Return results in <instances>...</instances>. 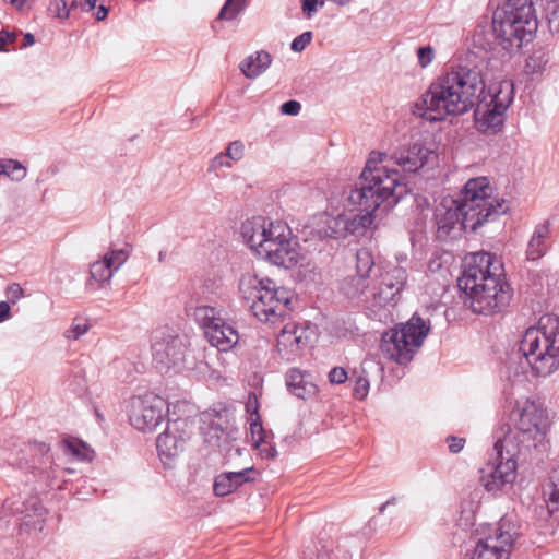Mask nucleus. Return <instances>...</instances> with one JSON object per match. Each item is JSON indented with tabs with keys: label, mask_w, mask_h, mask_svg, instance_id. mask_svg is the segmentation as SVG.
Instances as JSON below:
<instances>
[{
	"label": "nucleus",
	"mask_w": 559,
	"mask_h": 559,
	"mask_svg": "<svg viewBox=\"0 0 559 559\" xmlns=\"http://www.w3.org/2000/svg\"><path fill=\"white\" fill-rule=\"evenodd\" d=\"M512 526H485L471 559H509L515 543Z\"/></svg>",
	"instance_id": "12"
},
{
	"label": "nucleus",
	"mask_w": 559,
	"mask_h": 559,
	"mask_svg": "<svg viewBox=\"0 0 559 559\" xmlns=\"http://www.w3.org/2000/svg\"><path fill=\"white\" fill-rule=\"evenodd\" d=\"M537 29L534 0H507L492 14V32L498 46L511 53L531 41Z\"/></svg>",
	"instance_id": "6"
},
{
	"label": "nucleus",
	"mask_w": 559,
	"mask_h": 559,
	"mask_svg": "<svg viewBox=\"0 0 559 559\" xmlns=\"http://www.w3.org/2000/svg\"><path fill=\"white\" fill-rule=\"evenodd\" d=\"M209 343L221 352H228L235 347L239 341L237 330L228 324L225 319L206 330L204 333Z\"/></svg>",
	"instance_id": "20"
},
{
	"label": "nucleus",
	"mask_w": 559,
	"mask_h": 559,
	"mask_svg": "<svg viewBox=\"0 0 559 559\" xmlns=\"http://www.w3.org/2000/svg\"><path fill=\"white\" fill-rule=\"evenodd\" d=\"M153 359L162 367H170L183 359L182 340L167 329L157 330L152 337Z\"/></svg>",
	"instance_id": "14"
},
{
	"label": "nucleus",
	"mask_w": 559,
	"mask_h": 559,
	"mask_svg": "<svg viewBox=\"0 0 559 559\" xmlns=\"http://www.w3.org/2000/svg\"><path fill=\"white\" fill-rule=\"evenodd\" d=\"M245 146L240 141L229 143L226 148L225 156L231 160H240L243 156Z\"/></svg>",
	"instance_id": "43"
},
{
	"label": "nucleus",
	"mask_w": 559,
	"mask_h": 559,
	"mask_svg": "<svg viewBox=\"0 0 559 559\" xmlns=\"http://www.w3.org/2000/svg\"><path fill=\"white\" fill-rule=\"evenodd\" d=\"M5 175V159L0 160V176Z\"/></svg>",
	"instance_id": "62"
},
{
	"label": "nucleus",
	"mask_w": 559,
	"mask_h": 559,
	"mask_svg": "<svg viewBox=\"0 0 559 559\" xmlns=\"http://www.w3.org/2000/svg\"><path fill=\"white\" fill-rule=\"evenodd\" d=\"M493 452L496 462L487 464L481 469L480 481L488 492L497 495L515 480L516 457L520 454L516 436L513 433L498 436L493 444Z\"/></svg>",
	"instance_id": "8"
},
{
	"label": "nucleus",
	"mask_w": 559,
	"mask_h": 559,
	"mask_svg": "<svg viewBox=\"0 0 559 559\" xmlns=\"http://www.w3.org/2000/svg\"><path fill=\"white\" fill-rule=\"evenodd\" d=\"M331 2H333L334 4L338 5V7H346L353 0H330Z\"/></svg>",
	"instance_id": "60"
},
{
	"label": "nucleus",
	"mask_w": 559,
	"mask_h": 559,
	"mask_svg": "<svg viewBox=\"0 0 559 559\" xmlns=\"http://www.w3.org/2000/svg\"><path fill=\"white\" fill-rule=\"evenodd\" d=\"M269 219L270 218L263 216H253L241 224V237L245 243L248 245L257 255H259V249H261L263 241H265L262 234L266 230Z\"/></svg>",
	"instance_id": "21"
},
{
	"label": "nucleus",
	"mask_w": 559,
	"mask_h": 559,
	"mask_svg": "<svg viewBox=\"0 0 559 559\" xmlns=\"http://www.w3.org/2000/svg\"><path fill=\"white\" fill-rule=\"evenodd\" d=\"M168 405L153 393L133 396L130 401L129 419L141 431H153L164 419Z\"/></svg>",
	"instance_id": "11"
},
{
	"label": "nucleus",
	"mask_w": 559,
	"mask_h": 559,
	"mask_svg": "<svg viewBox=\"0 0 559 559\" xmlns=\"http://www.w3.org/2000/svg\"><path fill=\"white\" fill-rule=\"evenodd\" d=\"M48 11L61 20H67L70 15V9L66 0H51Z\"/></svg>",
	"instance_id": "41"
},
{
	"label": "nucleus",
	"mask_w": 559,
	"mask_h": 559,
	"mask_svg": "<svg viewBox=\"0 0 559 559\" xmlns=\"http://www.w3.org/2000/svg\"><path fill=\"white\" fill-rule=\"evenodd\" d=\"M547 62L548 59L546 58V55L543 51H537L526 60V69L531 73H538L545 69Z\"/></svg>",
	"instance_id": "38"
},
{
	"label": "nucleus",
	"mask_w": 559,
	"mask_h": 559,
	"mask_svg": "<svg viewBox=\"0 0 559 559\" xmlns=\"http://www.w3.org/2000/svg\"><path fill=\"white\" fill-rule=\"evenodd\" d=\"M430 331V324L414 314L406 323L382 335L381 349L385 356L403 365L413 359Z\"/></svg>",
	"instance_id": "9"
},
{
	"label": "nucleus",
	"mask_w": 559,
	"mask_h": 559,
	"mask_svg": "<svg viewBox=\"0 0 559 559\" xmlns=\"http://www.w3.org/2000/svg\"><path fill=\"white\" fill-rule=\"evenodd\" d=\"M395 502H396V498H392V499L388 500L386 502H384V503L380 507L379 511H380L381 513H382V512H384L385 508H386L389 504H394Z\"/></svg>",
	"instance_id": "61"
},
{
	"label": "nucleus",
	"mask_w": 559,
	"mask_h": 559,
	"mask_svg": "<svg viewBox=\"0 0 559 559\" xmlns=\"http://www.w3.org/2000/svg\"><path fill=\"white\" fill-rule=\"evenodd\" d=\"M11 5L16 8L19 11L24 10L25 5L27 4L28 0H8Z\"/></svg>",
	"instance_id": "56"
},
{
	"label": "nucleus",
	"mask_w": 559,
	"mask_h": 559,
	"mask_svg": "<svg viewBox=\"0 0 559 559\" xmlns=\"http://www.w3.org/2000/svg\"><path fill=\"white\" fill-rule=\"evenodd\" d=\"M317 234L324 238L338 239L346 237L344 214H338L337 216L329 214L320 215L317 222Z\"/></svg>",
	"instance_id": "27"
},
{
	"label": "nucleus",
	"mask_w": 559,
	"mask_h": 559,
	"mask_svg": "<svg viewBox=\"0 0 559 559\" xmlns=\"http://www.w3.org/2000/svg\"><path fill=\"white\" fill-rule=\"evenodd\" d=\"M418 63L421 68L428 67L435 58V49L431 46L420 47L417 50Z\"/></svg>",
	"instance_id": "44"
},
{
	"label": "nucleus",
	"mask_w": 559,
	"mask_h": 559,
	"mask_svg": "<svg viewBox=\"0 0 559 559\" xmlns=\"http://www.w3.org/2000/svg\"><path fill=\"white\" fill-rule=\"evenodd\" d=\"M312 39V33L311 32H305L301 35L294 38V40L290 44V49L295 52L302 51L307 45L311 43Z\"/></svg>",
	"instance_id": "45"
},
{
	"label": "nucleus",
	"mask_w": 559,
	"mask_h": 559,
	"mask_svg": "<svg viewBox=\"0 0 559 559\" xmlns=\"http://www.w3.org/2000/svg\"><path fill=\"white\" fill-rule=\"evenodd\" d=\"M225 158H227L225 156V154H219L217 155L214 159H213V164L212 166L213 167H230V163L226 162Z\"/></svg>",
	"instance_id": "55"
},
{
	"label": "nucleus",
	"mask_w": 559,
	"mask_h": 559,
	"mask_svg": "<svg viewBox=\"0 0 559 559\" xmlns=\"http://www.w3.org/2000/svg\"><path fill=\"white\" fill-rule=\"evenodd\" d=\"M245 407H246V412L250 415V419H249L250 423L252 421V418L260 420L259 401H258V396L255 393L251 392L248 394V399H247Z\"/></svg>",
	"instance_id": "42"
},
{
	"label": "nucleus",
	"mask_w": 559,
	"mask_h": 559,
	"mask_svg": "<svg viewBox=\"0 0 559 559\" xmlns=\"http://www.w3.org/2000/svg\"><path fill=\"white\" fill-rule=\"evenodd\" d=\"M286 385L295 396L306 400L317 393V385L309 372L292 368L286 373Z\"/></svg>",
	"instance_id": "22"
},
{
	"label": "nucleus",
	"mask_w": 559,
	"mask_h": 559,
	"mask_svg": "<svg viewBox=\"0 0 559 559\" xmlns=\"http://www.w3.org/2000/svg\"><path fill=\"white\" fill-rule=\"evenodd\" d=\"M90 329V325L84 320H74L72 325L66 331L64 336L68 340H79Z\"/></svg>",
	"instance_id": "40"
},
{
	"label": "nucleus",
	"mask_w": 559,
	"mask_h": 559,
	"mask_svg": "<svg viewBox=\"0 0 559 559\" xmlns=\"http://www.w3.org/2000/svg\"><path fill=\"white\" fill-rule=\"evenodd\" d=\"M245 0H226L225 4L219 11V20H234L239 12L243 9Z\"/></svg>",
	"instance_id": "35"
},
{
	"label": "nucleus",
	"mask_w": 559,
	"mask_h": 559,
	"mask_svg": "<svg viewBox=\"0 0 559 559\" xmlns=\"http://www.w3.org/2000/svg\"><path fill=\"white\" fill-rule=\"evenodd\" d=\"M258 450H259L261 456L264 459H267V460H273L277 455V451H276L275 447L272 445L270 443V441H267V444L261 445V448Z\"/></svg>",
	"instance_id": "51"
},
{
	"label": "nucleus",
	"mask_w": 559,
	"mask_h": 559,
	"mask_svg": "<svg viewBox=\"0 0 559 559\" xmlns=\"http://www.w3.org/2000/svg\"><path fill=\"white\" fill-rule=\"evenodd\" d=\"M107 14H108V9L105 5H99L98 10L96 12V19L98 21H103L106 19Z\"/></svg>",
	"instance_id": "57"
},
{
	"label": "nucleus",
	"mask_w": 559,
	"mask_h": 559,
	"mask_svg": "<svg viewBox=\"0 0 559 559\" xmlns=\"http://www.w3.org/2000/svg\"><path fill=\"white\" fill-rule=\"evenodd\" d=\"M512 415L516 431L508 429L506 433L515 435L519 444L520 435L527 439L537 440L547 433L551 425L548 409L539 400L525 399L518 401Z\"/></svg>",
	"instance_id": "10"
},
{
	"label": "nucleus",
	"mask_w": 559,
	"mask_h": 559,
	"mask_svg": "<svg viewBox=\"0 0 559 559\" xmlns=\"http://www.w3.org/2000/svg\"><path fill=\"white\" fill-rule=\"evenodd\" d=\"M341 290L347 298L360 299L364 302L373 301L372 293H377L376 289H370L369 277L358 274L344 278Z\"/></svg>",
	"instance_id": "24"
},
{
	"label": "nucleus",
	"mask_w": 559,
	"mask_h": 559,
	"mask_svg": "<svg viewBox=\"0 0 559 559\" xmlns=\"http://www.w3.org/2000/svg\"><path fill=\"white\" fill-rule=\"evenodd\" d=\"M384 155L372 152L361 171L358 181L344 192L349 206L360 212L344 214L347 235H364L373 224L379 206L384 202L396 203L406 192L400 173L383 165Z\"/></svg>",
	"instance_id": "2"
},
{
	"label": "nucleus",
	"mask_w": 559,
	"mask_h": 559,
	"mask_svg": "<svg viewBox=\"0 0 559 559\" xmlns=\"http://www.w3.org/2000/svg\"><path fill=\"white\" fill-rule=\"evenodd\" d=\"M254 473L253 468H245L239 472H227L219 474L214 481L213 490L218 497H225L241 485L252 480L250 474Z\"/></svg>",
	"instance_id": "23"
},
{
	"label": "nucleus",
	"mask_w": 559,
	"mask_h": 559,
	"mask_svg": "<svg viewBox=\"0 0 559 559\" xmlns=\"http://www.w3.org/2000/svg\"><path fill=\"white\" fill-rule=\"evenodd\" d=\"M347 380V372L344 368L342 367H334L330 372H329V381L332 383V384H342L344 383L345 381Z\"/></svg>",
	"instance_id": "48"
},
{
	"label": "nucleus",
	"mask_w": 559,
	"mask_h": 559,
	"mask_svg": "<svg viewBox=\"0 0 559 559\" xmlns=\"http://www.w3.org/2000/svg\"><path fill=\"white\" fill-rule=\"evenodd\" d=\"M7 296L12 304H15L19 299L22 298L23 289L19 284L13 283L8 286Z\"/></svg>",
	"instance_id": "50"
},
{
	"label": "nucleus",
	"mask_w": 559,
	"mask_h": 559,
	"mask_svg": "<svg viewBox=\"0 0 559 559\" xmlns=\"http://www.w3.org/2000/svg\"><path fill=\"white\" fill-rule=\"evenodd\" d=\"M67 454L79 460H91L93 451L82 441L76 439H66L62 442Z\"/></svg>",
	"instance_id": "31"
},
{
	"label": "nucleus",
	"mask_w": 559,
	"mask_h": 559,
	"mask_svg": "<svg viewBox=\"0 0 559 559\" xmlns=\"http://www.w3.org/2000/svg\"><path fill=\"white\" fill-rule=\"evenodd\" d=\"M165 257H166V252L160 251V252L158 253V261H159L160 263H162V262H164Z\"/></svg>",
	"instance_id": "64"
},
{
	"label": "nucleus",
	"mask_w": 559,
	"mask_h": 559,
	"mask_svg": "<svg viewBox=\"0 0 559 559\" xmlns=\"http://www.w3.org/2000/svg\"><path fill=\"white\" fill-rule=\"evenodd\" d=\"M323 5L324 0H301V9L307 17L312 16V14L317 11V7L322 8Z\"/></svg>",
	"instance_id": "47"
},
{
	"label": "nucleus",
	"mask_w": 559,
	"mask_h": 559,
	"mask_svg": "<svg viewBox=\"0 0 559 559\" xmlns=\"http://www.w3.org/2000/svg\"><path fill=\"white\" fill-rule=\"evenodd\" d=\"M97 0H86V4L88 9H94L96 7Z\"/></svg>",
	"instance_id": "63"
},
{
	"label": "nucleus",
	"mask_w": 559,
	"mask_h": 559,
	"mask_svg": "<svg viewBox=\"0 0 559 559\" xmlns=\"http://www.w3.org/2000/svg\"><path fill=\"white\" fill-rule=\"evenodd\" d=\"M310 341V332L307 326L289 322L284 325L277 336V349L286 357L293 359L304 348H306Z\"/></svg>",
	"instance_id": "17"
},
{
	"label": "nucleus",
	"mask_w": 559,
	"mask_h": 559,
	"mask_svg": "<svg viewBox=\"0 0 559 559\" xmlns=\"http://www.w3.org/2000/svg\"><path fill=\"white\" fill-rule=\"evenodd\" d=\"M407 280L406 271L395 266L388 271L380 283L377 293H372L373 305L384 306L394 300L395 296L403 289Z\"/></svg>",
	"instance_id": "18"
},
{
	"label": "nucleus",
	"mask_w": 559,
	"mask_h": 559,
	"mask_svg": "<svg viewBox=\"0 0 559 559\" xmlns=\"http://www.w3.org/2000/svg\"><path fill=\"white\" fill-rule=\"evenodd\" d=\"M512 102V84L510 82H502L500 88L491 97L490 104L486 105V109L481 111L478 107L475 111L480 126L491 132H497L504 121V112Z\"/></svg>",
	"instance_id": "15"
},
{
	"label": "nucleus",
	"mask_w": 559,
	"mask_h": 559,
	"mask_svg": "<svg viewBox=\"0 0 559 559\" xmlns=\"http://www.w3.org/2000/svg\"><path fill=\"white\" fill-rule=\"evenodd\" d=\"M506 201L493 195L487 177L467 180L459 199L443 200L436 209L438 229L449 234L456 225L463 230L475 231L490 221L507 213Z\"/></svg>",
	"instance_id": "4"
},
{
	"label": "nucleus",
	"mask_w": 559,
	"mask_h": 559,
	"mask_svg": "<svg viewBox=\"0 0 559 559\" xmlns=\"http://www.w3.org/2000/svg\"><path fill=\"white\" fill-rule=\"evenodd\" d=\"M266 227H269V239L265 238V241H263L261 249H259L258 257H262L267 252V250H271L280 241H283L287 239L288 236H292L289 226L281 221L274 222L269 219V225Z\"/></svg>",
	"instance_id": "29"
},
{
	"label": "nucleus",
	"mask_w": 559,
	"mask_h": 559,
	"mask_svg": "<svg viewBox=\"0 0 559 559\" xmlns=\"http://www.w3.org/2000/svg\"><path fill=\"white\" fill-rule=\"evenodd\" d=\"M374 266L371 252L367 249H359L356 253V274L369 277Z\"/></svg>",
	"instance_id": "33"
},
{
	"label": "nucleus",
	"mask_w": 559,
	"mask_h": 559,
	"mask_svg": "<svg viewBox=\"0 0 559 559\" xmlns=\"http://www.w3.org/2000/svg\"><path fill=\"white\" fill-rule=\"evenodd\" d=\"M10 305L7 301H0V323L10 318Z\"/></svg>",
	"instance_id": "54"
},
{
	"label": "nucleus",
	"mask_w": 559,
	"mask_h": 559,
	"mask_svg": "<svg viewBox=\"0 0 559 559\" xmlns=\"http://www.w3.org/2000/svg\"><path fill=\"white\" fill-rule=\"evenodd\" d=\"M550 234V223L548 221L535 226L533 235L528 240L526 248V259L537 261L542 259L547 250V239Z\"/></svg>",
	"instance_id": "26"
},
{
	"label": "nucleus",
	"mask_w": 559,
	"mask_h": 559,
	"mask_svg": "<svg viewBox=\"0 0 559 559\" xmlns=\"http://www.w3.org/2000/svg\"><path fill=\"white\" fill-rule=\"evenodd\" d=\"M447 440L449 442V451L451 453H459L465 443V439L463 438L449 437Z\"/></svg>",
	"instance_id": "52"
},
{
	"label": "nucleus",
	"mask_w": 559,
	"mask_h": 559,
	"mask_svg": "<svg viewBox=\"0 0 559 559\" xmlns=\"http://www.w3.org/2000/svg\"><path fill=\"white\" fill-rule=\"evenodd\" d=\"M467 58L452 66L432 81L427 91L413 104L412 114L427 121H443L449 116L469 111L480 102L490 76L488 61Z\"/></svg>",
	"instance_id": "1"
},
{
	"label": "nucleus",
	"mask_w": 559,
	"mask_h": 559,
	"mask_svg": "<svg viewBox=\"0 0 559 559\" xmlns=\"http://www.w3.org/2000/svg\"><path fill=\"white\" fill-rule=\"evenodd\" d=\"M261 258L287 270L298 265L302 259L299 252V246L297 241L294 240L293 236H288L287 239L280 241Z\"/></svg>",
	"instance_id": "19"
},
{
	"label": "nucleus",
	"mask_w": 559,
	"mask_h": 559,
	"mask_svg": "<svg viewBox=\"0 0 559 559\" xmlns=\"http://www.w3.org/2000/svg\"><path fill=\"white\" fill-rule=\"evenodd\" d=\"M524 374L523 373H519L518 370H515L513 373H512V368L510 367L509 368V378L512 379V381H521L522 377Z\"/></svg>",
	"instance_id": "59"
},
{
	"label": "nucleus",
	"mask_w": 559,
	"mask_h": 559,
	"mask_svg": "<svg viewBox=\"0 0 559 559\" xmlns=\"http://www.w3.org/2000/svg\"><path fill=\"white\" fill-rule=\"evenodd\" d=\"M15 39V35L9 32H0V51L4 50V47L13 43Z\"/></svg>",
	"instance_id": "53"
},
{
	"label": "nucleus",
	"mask_w": 559,
	"mask_h": 559,
	"mask_svg": "<svg viewBox=\"0 0 559 559\" xmlns=\"http://www.w3.org/2000/svg\"><path fill=\"white\" fill-rule=\"evenodd\" d=\"M271 63V55L265 50H260L242 60L239 64V69L246 78L255 79L265 72Z\"/></svg>",
	"instance_id": "28"
},
{
	"label": "nucleus",
	"mask_w": 559,
	"mask_h": 559,
	"mask_svg": "<svg viewBox=\"0 0 559 559\" xmlns=\"http://www.w3.org/2000/svg\"><path fill=\"white\" fill-rule=\"evenodd\" d=\"M187 310L192 311L195 321L202 326L204 333L210 326L217 324L224 319L221 309L205 305L199 298L194 297L188 301Z\"/></svg>",
	"instance_id": "25"
},
{
	"label": "nucleus",
	"mask_w": 559,
	"mask_h": 559,
	"mask_svg": "<svg viewBox=\"0 0 559 559\" xmlns=\"http://www.w3.org/2000/svg\"><path fill=\"white\" fill-rule=\"evenodd\" d=\"M250 433L252 445L254 449H260L261 445L267 444L269 436L267 432L262 427L261 420L252 418V421L250 423Z\"/></svg>",
	"instance_id": "34"
},
{
	"label": "nucleus",
	"mask_w": 559,
	"mask_h": 559,
	"mask_svg": "<svg viewBox=\"0 0 559 559\" xmlns=\"http://www.w3.org/2000/svg\"><path fill=\"white\" fill-rule=\"evenodd\" d=\"M301 105L297 100H288L282 104L281 111L284 115L296 116L299 114Z\"/></svg>",
	"instance_id": "49"
},
{
	"label": "nucleus",
	"mask_w": 559,
	"mask_h": 559,
	"mask_svg": "<svg viewBox=\"0 0 559 559\" xmlns=\"http://www.w3.org/2000/svg\"><path fill=\"white\" fill-rule=\"evenodd\" d=\"M546 12L549 31L559 34V0L549 2Z\"/></svg>",
	"instance_id": "37"
},
{
	"label": "nucleus",
	"mask_w": 559,
	"mask_h": 559,
	"mask_svg": "<svg viewBox=\"0 0 559 559\" xmlns=\"http://www.w3.org/2000/svg\"><path fill=\"white\" fill-rule=\"evenodd\" d=\"M457 286L466 295L465 306L484 316L501 312L512 298L503 264L489 252H476L465 258Z\"/></svg>",
	"instance_id": "3"
},
{
	"label": "nucleus",
	"mask_w": 559,
	"mask_h": 559,
	"mask_svg": "<svg viewBox=\"0 0 559 559\" xmlns=\"http://www.w3.org/2000/svg\"><path fill=\"white\" fill-rule=\"evenodd\" d=\"M369 381L365 377H359L356 380L355 386H354V395L360 400L367 396L369 391Z\"/></svg>",
	"instance_id": "46"
},
{
	"label": "nucleus",
	"mask_w": 559,
	"mask_h": 559,
	"mask_svg": "<svg viewBox=\"0 0 559 559\" xmlns=\"http://www.w3.org/2000/svg\"><path fill=\"white\" fill-rule=\"evenodd\" d=\"M103 258L107 260L112 271L117 272L128 260L129 252L126 249H115L110 250Z\"/></svg>",
	"instance_id": "36"
},
{
	"label": "nucleus",
	"mask_w": 559,
	"mask_h": 559,
	"mask_svg": "<svg viewBox=\"0 0 559 559\" xmlns=\"http://www.w3.org/2000/svg\"><path fill=\"white\" fill-rule=\"evenodd\" d=\"M192 423L187 418L168 420L163 433L157 437L156 447L159 456L173 459L183 450L186 441L190 438Z\"/></svg>",
	"instance_id": "13"
},
{
	"label": "nucleus",
	"mask_w": 559,
	"mask_h": 559,
	"mask_svg": "<svg viewBox=\"0 0 559 559\" xmlns=\"http://www.w3.org/2000/svg\"><path fill=\"white\" fill-rule=\"evenodd\" d=\"M391 159L405 173H416L424 166L437 159L433 150L424 143L416 142L409 146H403L394 151Z\"/></svg>",
	"instance_id": "16"
},
{
	"label": "nucleus",
	"mask_w": 559,
	"mask_h": 559,
	"mask_svg": "<svg viewBox=\"0 0 559 559\" xmlns=\"http://www.w3.org/2000/svg\"><path fill=\"white\" fill-rule=\"evenodd\" d=\"M5 176L20 181L26 176V168L17 160L5 159Z\"/></svg>",
	"instance_id": "39"
},
{
	"label": "nucleus",
	"mask_w": 559,
	"mask_h": 559,
	"mask_svg": "<svg viewBox=\"0 0 559 559\" xmlns=\"http://www.w3.org/2000/svg\"><path fill=\"white\" fill-rule=\"evenodd\" d=\"M520 352L533 377L546 378L559 369V317L542 316L537 326H530L520 342Z\"/></svg>",
	"instance_id": "5"
},
{
	"label": "nucleus",
	"mask_w": 559,
	"mask_h": 559,
	"mask_svg": "<svg viewBox=\"0 0 559 559\" xmlns=\"http://www.w3.org/2000/svg\"><path fill=\"white\" fill-rule=\"evenodd\" d=\"M114 273L115 272L110 267V264H108L107 260H105L104 258L91 264V278L98 283H105L110 281Z\"/></svg>",
	"instance_id": "32"
},
{
	"label": "nucleus",
	"mask_w": 559,
	"mask_h": 559,
	"mask_svg": "<svg viewBox=\"0 0 559 559\" xmlns=\"http://www.w3.org/2000/svg\"><path fill=\"white\" fill-rule=\"evenodd\" d=\"M238 288L253 316L262 322L274 323L289 310L293 293L277 286L270 278L245 273L239 280Z\"/></svg>",
	"instance_id": "7"
},
{
	"label": "nucleus",
	"mask_w": 559,
	"mask_h": 559,
	"mask_svg": "<svg viewBox=\"0 0 559 559\" xmlns=\"http://www.w3.org/2000/svg\"><path fill=\"white\" fill-rule=\"evenodd\" d=\"M550 484L551 492L548 504V511L552 521L559 524V466L551 471Z\"/></svg>",
	"instance_id": "30"
},
{
	"label": "nucleus",
	"mask_w": 559,
	"mask_h": 559,
	"mask_svg": "<svg viewBox=\"0 0 559 559\" xmlns=\"http://www.w3.org/2000/svg\"><path fill=\"white\" fill-rule=\"evenodd\" d=\"M35 43V37L33 34L31 33H26L23 37V47H28V46H32L34 45Z\"/></svg>",
	"instance_id": "58"
}]
</instances>
